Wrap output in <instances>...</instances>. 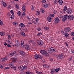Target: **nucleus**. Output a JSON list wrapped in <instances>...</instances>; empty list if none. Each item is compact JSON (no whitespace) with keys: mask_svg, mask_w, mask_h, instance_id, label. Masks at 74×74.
Instances as JSON below:
<instances>
[{"mask_svg":"<svg viewBox=\"0 0 74 74\" xmlns=\"http://www.w3.org/2000/svg\"><path fill=\"white\" fill-rule=\"evenodd\" d=\"M70 28L69 27H68L67 28H65L64 29V30L65 32H69L70 31Z\"/></svg>","mask_w":74,"mask_h":74,"instance_id":"ddd939ff","label":"nucleus"},{"mask_svg":"<svg viewBox=\"0 0 74 74\" xmlns=\"http://www.w3.org/2000/svg\"><path fill=\"white\" fill-rule=\"evenodd\" d=\"M3 25V23L2 21L0 20V25L2 26Z\"/></svg>","mask_w":74,"mask_h":74,"instance_id":"ea45409f","label":"nucleus"},{"mask_svg":"<svg viewBox=\"0 0 74 74\" xmlns=\"http://www.w3.org/2000/svg\"><path fill=\"white\" fill-rule=\"evenodd\" d=\"M65 44H66V47H68V44L67 43V42H65Z\"/></svg>","mask_w":74,"mask_h":74,"instance_id":"69168bd1","label":"nucleus"},{"mask_svg":"<svg viewBox=\"0 0 74 74\" xmlns=\"http://www.w3.org/2000/svg\"><path fill=\"white\" fill-rule=\"evenodd\" d=\"M67 12L68 14H71L72 12H73V10H72L70 8H68L67 10Z\"/></svg>","mask_w":74,"mask_h":74,"instance_id":"423d86ee","label":"nucleus"},{"mask_svg":"<svg viewBox=\"0 0 74 74\" xmlns=\"http://www.w3.org/2000/svg\"><path fill=\"white\" fill-rule=\"evenodd\" d=\"M44 29L45 31H47V30H49V28L48 27H45L44 28Z\"/></svg>","mask_w":74,"mask_h":74,"instance_id":"393cba45","label":"nucleus"},{"mask_svg":"<svg viewBox=\"0 0 74 74\" xmlns=\"http://www.w3.org/2000/svg\"><path fill=\"white\" fill-rule=\"evenodd\" d=\"M25 47L26 49H27V50H29V49H30V46L28 44H25Z\"/></svg>","mask_w":74,"mask_h":74,"instance_id":"0eeeda50","label":"nucleus"},{"mask_svg":"<svg viewBox=\"0 0 74 74\" xmlns=\"http://www.w3.org/2000/svg\"><path fill=\"white\" fill-rule=\"evenodd\" d=\"M22 14L23 16H25L26 15V14H25V12H23Z\"/></svg>","mask_w":74,"mask_h":74,"instance_id":"5fc2aeb1","label":"nucleus"},{"mask_svg":"<svg viewBox=\"0 0 74 74\" xmlns=\"http://www.w3.org/2000/svg\"><path fill=\"white\" fill-rule=\"evenodd\" d=\"M17 14L19 16H20V15H21V12L20 11H18L17 12Z\"/></svg>","mask_w":74,"mask_h":74,"instance_id":"c9c22d12","label":"nucleus"},{"mask_svg":"<svg viewBox=\"0 0 74 74\" xmlns=\"http://www.w3.org/2000/svg\"><path fill=\"white\" fill-rule=\"evenodd\" d=\"M67 6H65V7H64L63 9V11H67Z\"/></svg>","mask_w":74,"mask_h":74,"instance_id":"cd10ccee","label":"nucleus"},{"mask_svg":"<svg viewBox=\"0 0 74 74\" xmlns=\"http://www.w3.org/2000/svg\"><path fill=\"white\" fill-rule=\"evenodd\" d=\"M47 19L48 22H51L52 21V17L49 16L47 18Z\"/></svg>","mask_w":74,"mask_h":74,"instance_id":"4468645a","label":"nucleus"},{"mask_svg":"<svg viewBox=\"0 0 74 74\" xmlns=\"http://www.w3.org/2000/svg\"><path fill=\"white\" fill-rule=\"evenodd\" d=\"M58 2L60 5H62L63 3V0H58Z\"/></svg>","mask_w":74,"mask_h":74,"instance_id":"a211bd4d","label":"nucleus"},{"mask_svg":"<svg viewBox=\"0 0 74 74\" xmlns=\"http://www.w3.org/2000/svg\"><path fill=\"white\" fill-rule=\"evenodd\" d=\"M20 27H25V25L23 23H21L19 24Z\"/></svg>","mask_w":74,"mask_h":74,"instance_id":"dca6fc26","label":"nucleus"},{"mask_svg":"<svg viewBox=\"0 0 74 74\" xmlns=\"http://www.w3.org/2000/svg\"><path fill=\"white\" fill-rule=\"evenodd\" d=\"M11 6L10 5H8L7 6V8L8 9H9L11 8Z\"/></svg>","mask_w":74,"mask_h":74,"instance_id":"864d4df0","label":"nucleus"},{"mask_svg":"<svg viewBox=\"0 0 74 74\" xmlns=\"http://www.w3.org/2000/svg\"><path fill=\"white\" fill-rule=\"evenodd\" d=\"M41 53L43 55H45V56L47 57L48 56V53L46 52V51L45 50H41L40 51Z\"/></svg>","mask_w":74,"mask_h":74,"instance_id":"f03ea898","label":"nucleus"},{"mask_svg":"<svg viewBox=\"0 0 74 74\" xmlns=\"http://www.w3.org/2000/svg\"><path fill=\"white\" fill-rule=\"evenodd\" d=\"M35 20L36 22H38V21H39V19L38 18H36L35 19Z\"/></svg>","mask_w":74,"mask_h":74,"instance_id":"c03bdc74","label":"nucleus"},{"mask_svg":"<svg viewBox=\"0 0 74 74\" xmlns=\"http://www.w3.org/2000/svg\"><path fill=\"white\" fill-rule=\"evenodd\" d=\"M69 16L67 15H65L64 16L62 17V22H64L66 21L67 19H69Z\"/></svg>","mask_w":74,"mask_h":74,"instance_id":"f257e3e1","label":"nucleus"},{"mask_svg":"<svg viewBox=\"0 0 74 74\" xmlns=\"http://www.w3.org/2000/svg\"><path fill=\"white\" fill-rule=\"evenodd\" d=\"M54 4H56L58 3V1L55 0L54 1V2H53Z\"/></svg>","mask_w":74,"mask_h":74,"instance_id":"a19ab883","label":"nucleus"},{"mask_svg":"<svg viewBox=\"0 0 74 74\" xmlns=\"http://www.w3.org/2000/svg\"><path fill=\"white\" fill-rule=\"evenodd\" d=\"M40 34H41V35H42V33L40 32V33H38V34H37V36H40Z\"/></svg>","mask_w":74,"mask_h":74,"instance_id":"4d7b16f0","label":"nucleus"},{"mask_svg":"<svg viewBox=\"0 0 74 74\" xmlns=\"http://www.w3.org/2000/svg\"><path fill=\"white\" fill-rule=\"evenodd\" d=\"M43 67H45V68L46 67H47V68H50V66L46 64H43Z\"/></svg>","mask_w":74,"mask_h":74,"instance_id":"f3484780","label":"nucleus"},{"mask_svg":"<svg viewBox=\"0 0 74 74\" xmlns=\"http://www.w3.org/2000/svg\"><path fill=\"white\" fill-rule=\"evenodd\" d=\"M73 58V57L71 56H70V57L69 58L68 60L69 61H71L72 60V58Z\"/></svg>","mask_w":74,"mask_h":74,"instance_id":"c756f323","label":"nucleus"},{"mask_svg":"<svg viewBox=\"0 0 74 74\" xmlns=\"http://www.w3.org/2000/svg\"><path fill=\"white\" fill-rule=\"evenodd\" d=\"M40 11H37L36 12V14L37 15H40Z\"/></svg>","mask_w":74,"mask_h":74,"instance_id":"4c0bfd02","label":"nucleus"},{"mask_svg":"<svg viewBox=\"0 0 74 74\" xmlns=\"http://www.w3.org/2000/svg\"><path fill=\"white\" fill-rule=\"evenodd\" d=\"M69 17L71 19L73 20L74 19V16L73 15H69Z\"/></svg>","mask_w":74,"mask_h":74,"instance_id":"b1692460","label":"nucleus"},{"mask_svg":"<svg viewBox=\"0 0 74 74\" xmlns=\"http://www.w3.org/2000/svg\"><path fill=\"white\" fill-rule=\"evenodd\" d=\"M22 10L24 12H26V6L23 5L22 7Z\"/></svg>","mask_w":74,"mask_h":74,"instance_id":"f8f14e48","label":"nucleus"},{"mask_svg":"<svg viewBox=\"0 0 74 74\" xmlns=\"http://www.w3.org/2000/svg\"><path fill=\"white\" fill-rule=\"evenodd\" d=\"M49 15L51 17H53V18L55 16V14H50Z\"/></svg>","mask_w":74,"mask_h":74,"instance_id":"e433bc0d","label":"nucleus"},{"mask_svg":"<svg viewBox=\"0 0 74 74\" xmlns=\"http://www.w3.org/2000/svg\"><path fill=\"white\" fill-rule=\"evenodd\" d=\"M27 19L28 20H29V21H30V18H29V16H28L27 18Z\"/></svg>","mask_w":74,"mask_h":74,"instance_id":"680f3d73","label":"nucleus"},{"mask_svg":"<svg viewBox=\"0 0 74 74\" xmlns=\"http://www.w3.org/2000/svg\"><path fill=\"white\" fill-rule=\"evenodd\" d=\"M60 70V68H56L55 69V71L56 72H58V71H59Z\"/></svg>","mask_w":74,"mask_h":74,"instance_id":"f704fd0d","label":"nucleus"},{"mask_svg":"<svg viewBox=\"0 0 74 74\" xmlns=\"http://www.w3.org/2000/svg\"><path fill=\"white\" fill-rule=\"evenodd\" d=\"M36 29L38 31H41V28L40 27H37Z\"/></svg>","mask_w":74,"mask_h":74,"instance_id":"37998d69","label":"nucleus"},{"mask_svg":"<svg viewBox=\"0 0 74 74\" xmlns=\"http://www.w3.org/2000/svg\"><path fill=\"white\" fill-rule=\"evenodd\" d=\"M8 38L9 39H11V35H8Z\"/></svg>","mask_w":74,"mask_h":74,"instance_id":"79ce46f5","label":"nucleus"},{"mask_svg":"<svg viewBox=\"0 0 74 74\" xmlns=\"http://www.w3.org/2000/svg\"><path fill=\"white\" fill-rule=\"evenodd\" d=\"M61 33L62 35H63L64 34L65 32H64V31H63V30H62L61 31Z\"/></svg>","mask_w":74,"mask_h":74,"instance_id":"6e6d98bb","label":"nucleus"},{"mask_svg":"<svg viewBox=\"0 0 74 74\" xmlns=\"http://www.w3.org/2000/svg\"><path fill=\"white\" fill-rule=\"evenodd\" d=\"M13 24L14 25H15V26H16L18 25V22H13Z\"/></svg>","mask_w":74,"mask_h":74,"instance_id":"c85d7f7f","label":"nucleus"},{"mask_svg":"<svg viewBox=\"0 0 74 74\" xmlns=\"http://www.w3.org/2000/svg\"><path fill=\"white\" fill-rule=\"evenodd\" d=\"M0 34L1 36H4V33L3 32H0Z\"/></svg>","mask_w":74,"mask_h":74,"instance_id":"a18cd8bd","label":"nucleus"},{"mask_svg":"<svg viewBox=\"0 0 74 74\" xmlns=\"http://www.w3.org/2000/svg\"><path fill=\"white\" fill-rule=\"evenodd\" d=\"M10 13L12 14V15H14V13L13 10H10Z\"/></svg>","mask_w":74,"mask_h":74,"instance_id":"3c124183","label":"nucleus"},{"mask_svg":"<svg viewBox=\"0 0 74 74\" xmlns=\"http://www.w3.org/2000/svg\"><path fill=\"white\" fill-rule=\"evenodd\" d=\"M41 1L42 3H45L47 1L46 0H42Z\"/></svg>","mask_w":74,"mask_h":74,"instance_id":"8fccbe9b","label":"nucleus"},{"mask_svg":"<svg viewBox=\"0 0 74 74\" xmlns=\"http://www.w3.org/2000/svg\"><path fill=\"white\" fill-rule=\"evenodd\" d=\"M7 46L8 47H11V45H10L9 44H8Z\"/></svg>","mask_w":74,"mask_h":74,"instance_id":"052dcab7","label":"nucleus"},{"mask_svg":"<svg viewBox=\"0 0 74 74\" xmlns=\"http://www.w3.org/2000/svg\"><path fill=\"white\" fill-rule=\"evenodd\" d=\"M71 36H74V32H71Z\"/></svg>","mask_w":74,"mask_h":74,"instance_id":"13d9d810","label":"nucleus"},{"mask_svg":"<svg viewBox=\"0 0 74 74\" xmlns=\"http://www.w3.org/2000/svg\"><path fill=\"white\" fill-rule=\"evenodd\" d=\"M55 70L54 69H53L51 71L50 73L51 74H54V73H55Z\"/></svg>","mask_w":74,"mask_h":74,"instance_id":"6ab92c4d","label":"nucleus"},{"mask_svg":"<svg viewBox=\"0 0 74 74\" xmlns=\"http://www.w3.org/2000/svg\"><path fill=\"white\" fill-rule=\"evenodd\" d=\"M21 44L22 47H24V46L23 45V44H24V42L23 41H21Z\"/></svg>","mask_w":74,"mask_h":74,"instance_id":"a878e982","label":"nucleus"},{"mask_svg":"<svg viewBox=\"0 0 74 74\" xmlns=\"http://www.w3.org/2000/svg\"><path fill=\"white\" fill-rule=\"evenodd\" d=\"M21 35L23 36L24 37H25V36H26V35H25V33L24 32H22L21 33Z\"/></svg>","mask_w":74,"mask_h":74,"instance_id":"de8ad7c7","label":"nucleus"},{"mask_svg":"<svg viewBox=\"0 0 74 74\" xmlns=\"http://www.w3.org/2000/svg\"><path fill=\"white\" fill-rule=\"evenodd\" d=\"M27 68V66H23L21 67V71H23L24 70H26Z\"/></svg>","mask_w":74,"mask_h":74,"instance_id":"6e6552de","label":"nucleus"},{"mask_svg":"<svg viewBox=\"0 0 74 74\" xmlns=\"http://www.w3.org/2000/svg\"><path fill=\"white\" fill-rule=\"evenodd\" d=\"M19 53L23 56V55H25V53L23 51H19Z\"/></svg>","mask_w":74,"mask_h":74,"instance_id":"aec40b11","label":"nucleus"},{"mask_svg":"<svg viewBox=\"0 0 74 74\" xmlns=\"http://www.w3.org/2000/svg\"><path fill=\"white\" fill-rule=\"evenodd\" d=\"M14 15H11L10 17V18L11 19H14Z\"/></svg>","mask_w":74,"mask_h":74,"instance_id":"58836bf2","label":"nucleus"},{"mask_svg":"<svg viewBox=\"0 0 74 74\" xmlns=\"http://www.w3.org/2000/svg\"><path fill=\"white\" fill-rule=\"evenodd\" d=\"M13 68L14 70H16V67H14V66Z\"/></svg>","mask_w":74,"mask_h":74,"instance_id":"338daca9","label":"nucleus"},{"mask_svg":"<svg viewBox=\"0 0 74 74\" xmlns=\"http://www.w3.org/2000/svg\"><path fill=\"white\" fill-rule=\"evenodd\" d=\"M35 58L36 59H41L42 58V56L40 54L35 55Z\"/></svg>","mask_w":74,"mask_h":74,"instance_id":"7ed1b4c3","label":"nucleus"},{"mask_svg":"<svg viewBox=\"0 0 74 74\" xmlns=\"http://www.w3.org/2000/svg\"><path fill=\"white\" fill-rule=\"evenodd\" d=\"M0 67L2 69H4V66H3L1 64H0Z\"/></svg>","mask_w":74,"mask_h":74,"instance_id":"49530a36","label":"nucleus"},{"mask_svg":"<svg viewBox=\"0 0 74 74\" xmlns=\"http://www.w3.org/2000/svg\"><path fill=\"white\" fill-rule=\"evenodd\" d=\"M43 7H44V8H48V4L45 3L43 5Z\"/></svg>","mask_w":74,"mask_h":74,"instance_id":"412c9836","label":"nucleus"},{"mask_svg":"<svg viewBox=\"0 0 74 74\" xmlns=\"http://www.w3.org/2000/svg\"><path fill=\"white\" fill-rule=\"evenodd\" d=\"M55 22L56 23H59L60 22V20H59V17H56L55 19Z\"/></svg>","mask_w":74,"mask_h":74,"instance_id":"39448f33","label":"nucleus"},{"mask_svg":"<svg viewBox=\"0 0 74 74\" xmlns=\"http://www.w3.org/2000/svg\"><path fill=\"white\" fill-rule=\"evenodd\" d=\"M50 50H51L52 52H56V49L54 47H51L50 48Z\"/></svg>","mask_w":74,"mask_h":74,"instance_id":"9d476101","label":"nucleus"},{"mask_svg":"<svg viewBox=\"0 0 74 74\" xmlns=\"http://www.w3.org/2000/svg\"><path fill=\"white\" fill-rule=\"evenodd\" d=\"M71 52L73 53H74V50H71Z\"/></svg>","mask_w":74,"mask_h":74,"instance_id":"774afa93","label":"nucleus"},{"mask_svg":"<svg viewBox=\"0 0 74 74\" xmlns=\"http://www.w3.org/2000/svg\"><path fill=\"white\" fill-rule=\"evenodd\" d=\"M43 44H44V42L42 40H40V43L38 44V45H42Z\"/></svg>","mask_w":74,"mask_h":74,"instance_id":"5701e85b","label":"nucleus"},{"mask_svg":"<svg viewBox=\"0 0 74 74\" xmlns=\"http://www.w3.org/2000/svg\"><path fill=\"white\" fill-rule=\"evenodd\" d=\"M29 42H32H32H33V40H29Z\"/></svg>","mask_w":74,"mask_h":74,"instance_id":"0e129e2a","label":"nucleus"},{"mask_svg":"<svg viewBox=\"0 0 74 74\" xmlns=\"http://www.w3.org/2000/svg\"><path fill=\"white\" fill-rule=\"evenodd\" d=\"M3 5L4 7H5L7 6V4L5 2L3 3Z\"/></svg>","mask_w":74,"mask_h":74,"instance_id":"7c9ffc66","label":"nucleus"},{"mask_svg":"<svg viewBox=\"0 0 74 74\" xmlns=\"http://www.w3.org/2000/svg\"><path fill=\"white\" fill-rule=\"evenodd\" d=\"M10 69V67H5L4 68V70H6V69Z\"/></svg>","mask_w":74,"mask_h":74,"instance_id":"e2e57ef3","label":"nucleus"},{"mask_svg":"<svg viewBox=\"0 0 74 74\" xmlns=\"http://www.w3.org/2000/svg\"><path fill=\"white\" fill-rule=\"evenodd\" d=\"M9 64L10 67L12 68H13L14 66V63L12 62H10Z\"/></svg>","mask_w":74,"mask_h":74,"instance_id":"9b49d317","label":"nucleus"},{"mask_svg":"<svg viewBox=\"0 0 74 74\" xmlns=\"http://www.w3.org/2000/svg\"><path fill=\"white\" fill-rule=\"evenodd\" d=\"M40 11L42 13H44L45 12V11L44 10V9L42 8H41Z\"/></svg>","mask_w":74,"mask_h":74,"instance_id":"bb28decb","label":"nucleus"},{"mask_svg":"<svg viewBox=\"0 0 74 74\" xmlns=\"http://www.w3.org/2000/svg\"><path fill=\"white\" fill-rule=\"evenodd\" d=\"M16 46H17V47H18L19 45V41L18 40H16Z\"/></svg>","mask_w":74,"mask_h":74,"instance_id":"2eb2a0df","label":"nucleus"},{"mask_svg":"<svg viewBox=\"0 0 74 74\" xmlns=\"http://www.w3.org/2000/svg\"><path fill=\"white\" fill-rule=\"evenodd\" d=\"M56 13H57V11L56 10H54L53 12V14H56Z\"/></svg>","mask_w":74,"mask_h":74,"instance_id":"bf43d9fd","label":"nucleus"},{"mask_svg":"<svg viewBox=\"0 0 74 74\" xmlns=\"http://www.w3.org/2000/svg\"><path fill=\"white\" fill-rule=\"evenodd\" d=\"M64 37H67L68 36H69V33L67 32H65L64 33Z\"/></svg>","mask_w":74,"mask_h":74,"instance_id":"4be33fe9","label":"nucleus"},{"mask_svg":"<svg viewBox=\"0 0 74 74\" xmlns=\"http://www.w3.org/2000/svg\"><path fill=\"white\" fill-rule=\"evenodd\" d=\"M25 74H32V72L29 71L25 72Z\"/></svg>","mask_w":74,"mask_h":74,"instance_id":"473e14b6","label":"nucleus"},{"mask_svg":"<svg viewBox=\"0 0 74 74\" xmlns=\"http://www.w3.org/2000/svg\"><path fill=\"white\" fill-rule=\"evenodd\" d=\"M47 52L49 53H51L52 52V51L51 50H49Z\"/></svg>","mask_w":74,"mask_h":74,"instance_id":"603ef678","label":"nucleus"},{"mask_svg":"<svg viewBox=\"0 0 74 74\" xmlns=\"http://www.w3.org/2000/svg\"><path fill=\"white\" fill-rule=\"evenodd\" d=\"M31 8L32 10H34V8L33 6H31Z\"/></svg>","mask_w":74,"mask_h":74,"instance_id":"09e8293b","label":"nucleus"},{"mask_svg":"<svg viewBox=\"0 0 74 74\" xmlns=\"http://www.w3.org/2000/svg\"><path fill=\"white\" fill-rule=\"evenodd\" d=\"M15 7L16 8H17V9H19V7L18 5V4H16L15 5Z\"/></svg>","mask_w":74,"mask_h":74,"instance_id":"72a5a7b5","label":"nucleus"},{"mask_svg":"<svg viewBox=\"0 0 74 74\" xmlns=\"http://www.w3.org/2000/svg\"><path fill=\"white\" fill-rule=\"evenodd\" d=\"M63 54L62 53L60 54L57 56V58L58 59H61L62 60L63 59Z\"/></svg>","mask_w":74,"mask_h":74,"instance_id":"20e7f679","label":"nucleus"},{"mask_svg":"<svg viewBox=\"0 0 74 74\" xmlns=\"http://www.w3.org/2000/svg\"><path fill=\"white\" fill-rule=\"evenodd\" d=\"M15 53H16V51H14L12 53H11L10 55L11 56H13V55H15Z\"/></svg>","mask_w":74,"mask_h":74,"instance_id":"2f4dec72","label":"nucleus"},{"mask_svg":"<svg viewBox=\"0 0 74 74\" xmlns=\"http://www.w3.org/2000/svg\"><path fill=\"white\" fill-rule=\"evenodd\" d=\"M8 59V58H7V57H5L4 58H3L1 59V62H4L6 60H7Z\"/></svg>","mask_w":74,"mask_h":74,"instance_id":"1a4fd4ad","label":"nucleus"}]
</instances>
